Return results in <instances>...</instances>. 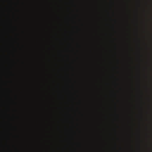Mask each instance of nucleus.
<instances>
[{
  "label": "nucleus",
  "instance_id": "f257e3e1",
  "mask_svg": "<svg viewBox=\"0 0 152 152\" xmlns=\"http://www.w3.org/2000/svg\"><path fill=\"white\" fill-rule=\"evenodd\" d=\"M7 90H8V91H10V89H9V88H8Z\"/></svg>",
  "mask_w": 152,
  "mask_h": 152
},
{
  "label": "nucleus",
  "instance_id": "f03ea898",
  "mask_svg": "<svg viewBox=\"0 0 152 152\" xmlns=\"http://www.w3.org/2000/svg\"><path fill=\"white\" fill-rule=\"evenodd\" d=\"M8 36H9L10 37V35H9V34H8Z\"/></svg>",
  "mask_w": 152,
  "mask_h": 152
},
{
  "label": "nucleus",
  "instance_id": "7ed1b4c3",
  "mask_svg": "<svg viewBox=\"0 0 152 152\" xmlns=\"http://www.w3.org/2000/svg\"><path fill=\"white\" fill-rule=\"evenodd\" d=\"M7 146H8V147L9 148V145H7Z\"/></svg>",
  "mask_w": 152,
  "mask_h": 152
},
{
  "label": "nucleus",
  "instance_id": "20e7f679",
  "mask_svg": "<svg viewBox=\"0 0 152 152\" xmlns=\"http://www.w3.org/2000/svg\"><path fill=\"white\" fill-rule=\"evenodd\" d=\"M8 97H9V94H8Z\"/></svg>",
  "mask_w": 152,
  "mask_h": 152
},
{
  "label": "nucleus",
  "instance_id": "39448f33",
  "mask_svg": "<svg viewBox=\"0 0 152 152\" xmlns=\"http://www.w3.org/2000/svg\"><path fill=\"white\" fill-rule=\"evenodd\" d=\"M8 108H9L8 109L9 110V107H8Z\"/></svg>",
  "mask_w": 152,
  "mask_h": 152
}]
</instances>
